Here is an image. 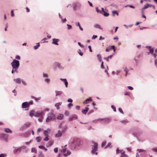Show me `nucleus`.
I'll return each mask as SVG.
<instances>
[{"mask_svg": "<svg viewBox=\"0 0 157 157\" xmlns=\"http://www.w3.org/2000/svg\"><path fill=\"white\" fill-rule=\"evenodd\" d=\"M141 133L139 131H132V135L135 137H137L140 136L141 134Z\"/></svg>", "mask_w": 157, "mask_h": 157, "instance_id": "9", "label": "nucleus"}, {"mask_svg": "<svg viewBox=\"0 0 157 157\" xmlns=\"http://www.w3.org/2000/svg\"><path fill=\"white\" fill-rule=\"evenodd\" d=\"M88 105H87V106H86L85 108V109H82V113L85 114H86L87 113V112L88 111L89 108L88 107Z\"/></svg>", "mask_w": 157, "mask_h": 157, "instance_id": "13", "label": "nucleus"}, {"mask_svg": "<svg viewBox=\"0 0 157 157\" xmlns=\"http://www.w3.org/2000/svg\"><path fill=\"white\" fill-rule=\"evenodd\" d=\"M98 37V36L97 35H93L92 37V39H94Z\"/></svg>", "mask_w": 157, "mask_h": 157, "instance_id": "57", "label": "nucleus"}, {"mask_svg": "<svg viewBox=\"0 0 157 157\" xmlns=\"http://www.w3.org/2000/svg\"><path fill=\"white\" fill-rule=\"evenodd\" d=\"M55 118L56 117L55 115L53 113H51L46 119V121L47 122H49L52 120L55 119Z\"/></svg>", "mask_w": 157, "mask_h": 157, "instance_id": "6", "label": "nucleus"}, {"mask_svg": "<svg viewBox=\"0 0 157 157\" xmlns=\"http://www.w3.org/2000/svg\"><path fill=\"white\" fill-rule=\"evenodd\" d=\"M44 111H42L41 112L37 111L35 112L34 114V116L36 117H42V113H44Z\"/></svg>", "mask_w": 157, "mask_h": 157, "instance_id": "10", "label": "nucleus"}, {"mask_svg": "<svg viewBox=\"0 0 157 157\" xmlns=\"http://www.w3.org/2000/svg\"><path fill=\"white\" fill-rule=\"evenodd\" d=\"M111 145V143L110 142H109L106 146L105 147V148H107L109 147H110Z\"/></svg>", "mask_w": 157, "mask_h": 157, "instance_id": "34", "label": "nucleus"}, {"mask_svg": "<svg viewBox=\"0 0 157 157\" xmlns=\"http://www.w3.org/2000/svg\"><path fill=\"white\" fill-rule=\"evenodd\" d=\"M40 46L39 43H38L37 45L34 46V48L35 49H37Z\"/></svg>", "mask_w": 157, "mask_h": 157, "instance_id": "40", "label": "nucleus"}, {"mask_svg": "<svg viewBox=\"0 0 157 157\" xmlns=\"http://www.w3.org/2000/svg\"><path fill=\"white\" fill-rule=\"evenodd\" d=\"M65 114L66 116H68L69 114V112L68 111H66L64 113Z\"/></svg>", "mask_w": 157, "mask_h": 157, "instance_id": "55", "label": "nucleus"}, {"mask_svg": "<svg viewBox=\"0 0 157 157\" xmlns=\"http://www.w3.org/2000/svg\"><path fill=\"white\" fill-rule=\"evenodd\" d=\"M50 130L48 129L46 130H45L44 132V135L46 136V137L44 139V140L46 141H48L49 140V138L48 137V132H49Z\"/></svg>", "mask_w": 157, "mask_h": 157, "instance_id": "8", "label": "nucleus"}, {"mask_svg": "<svg viewBox=\"0 0 157 157\" xmlns=\"http://www.w3.org/2000/svg\"><path fill=\"white\" fill-rule=\"evenodd\" d=\"M120 122L125 124L128 122V121L127 119H125L124 120L120 121Z\"/></svg>", "mask_w": 157, "mask_h": 157, "instance_id": "25", "label": "nucleus"}, {"mask_svg": "<svg viewBox=\"0 0 157 157\" xmlns=\"http://www.w3.org/2000/svg\"><path fill=\"white\" fill-rule=\"evenodd\" d=\"M91 100V98L89 97V98L87 99L83 102V103L84 104H86L88 103V101H90Z\"/></svg>", "mask_w": 157, "mask_h": 157, "instance_id": "27", "label": "nucleus"}, {"mask_svg": "<svg viewBox=\"0 0 157 157\" xmlns=\"http://www.w3.org/2000/svg\"><path fill=\"white\" fill-rule=\"evenodd\" d=\"M15 58L16 59H20V57L18 55L16 56L15 57Z\"/></svg>", "mask_w": 157, "mask_h": 157, "instance_id": "59", "label": "nucleus"}, {"mask_svg": "<svg viewBox=\"0 0 157 157\" xmlns=\"http://www.w3.org/2000/svg\"><path fill=\"white\" fill-rule=\"evenodd\" d=\"M106 144V141H104L102 142L101 144V147H104Z\"/></svg>", "mask_w": 157, "mask_h": 157, "instance_id": "31", "label": "nucleus"}, {"mask_svg": "<svg viewBox=\"0 0 157 157\" xmlns=\"http://www.w3.org/2000/svg\"><path fill=\"white\" fill-rule=\"evenodd\" d=\"M32 97V98H35V100H36V101H38V100H40V98H34V97L33 96H31Z\"/></svg>", "mask_w": 157, "mask_h": 157, "instance_id": "53", "label": "nucleus"}, {"mask_svg": "<svg viewBox=\"0 0 157 157\" xmlns=\"http://www.w3.org/2000/svg\"><path fill=\"white\" fill-rule=\"evenodd\" d=\"M33 101H31L29 102H25L22 104V108L23 109L28 108L29 105L33 104Z\"/></svg>", "mask_w": 157, "mask_h": 157, "instance_id": "5", "label": "nucleus"}, {"mask_svg": "<svg viewBox=\"0 0 157 157\" xmlns=\"http://www.w3.org/2000/svg\"><path fill=\"white\" fill-rule=\"evenodd\" d=\"M80 140L79 139L77 138L74 139V141L71 145L72 148L75 149L80 144Z\"/></svg>", "mask_w": 157, "mask_h": 157, "instance_id": "1", "label": "nucleus"}, {"mask_svg": "<svg viewBox=\"0 0 157 157\" xmlns=\"http://www.w3.org/2000/svg\"><path fill=\"white\" fill-rule=\"evenodd\" d=\"M121 150H120L118 148H117L116 150V154L117 155L118 154L120 153V151Z\"/></svg>", "mask_w": 157, "mask_h": 157, "instance_id": "38", "label": "nucleus"}, {"mask_svg": "<svg viewBox=\"0 0 157 157\" xmlns=\"http://www.w3.org/2000/svg\"><path fill=\"white\" fill-rule=\"evenodd\" d=\"M111 108L113 109L114 112H116V107L113 105L111 106Z\"/></svg>", "mask_w": 157, "mask_h": 157, "instance_id": "43", "label": "nucleus"}, {"mask_svg": "<svg viewBox=\"0 0 157 157\" xmlns=\"http://www.w3.org/2000/svg\"><path fill=\"white\" fill-rule=\"evenodd\" d=\"M67 25L68 26V29H71L72 26L71 25H70L69 24H67Z\"/></svg>", "mask_w": 157, "mask_h": 157, "instance_id": "56", "label": "nucleus"}, {"mask_svg": "<svg viewBox=\"0 0 157 157\" xmlns=\"http://www.w3.org/2000/svg\"><path fill=\"white\" fill-rule=\"evenodd\" d=\"M137 150L139 151V152H142L145 151L143 149H137Z\"/></svg>", "mask_w": 157, "mask_h": 157, "instance_id": "60", "label": "nucleus"}, {"mask_svg": "<svg viewBox=\"0 0 157 157\" xmlns=\"http://www.w3.org/2000/svg\"><path fill=\"white\" fill-rule=\"evenodd\" d=\"M132 26H133V25L132 24L129 25H123V26L126 28H131Z\"/></svg>", "mask_w": 157, "mask_h": 157, "instance_id": "29", "label": "nucleus"}, {"mask_svg": "<svg viewBox=\"0 0 157 157\" xmlns=\"http://www.w3.org/2000/svg\"><path fill=\"white\" fill-rule=\"evenodd\" d=\"M30 125V123L29 122H26L23 125V127L24 128H26L29 127Z\"/></svg>", "mask_w": 157, "mask_h": 157, "instance_id": "20", "label": "nucleus"}, {"mask_svg": "<svg viewBox=\"0 0 157 157\" xmlns=\"http://www.w3.org/2000/svg\"><path fill=\"white\" fill-rule=\"evenodd\" d=\"M40 117L38 119V120L39 121L41 122L42 121L43 119V115L42 116V117Z\"/></svg>", "mask_w": 157, "mask_h": 157, "instance_id": "48", "label": "nucleus"}, {"mask_svg": "<svg viewBox=\"0 0 157 157\" xmlns=\"http://www.w3.org/2000/svg\"><path fill=\"white\" fill-rule=\"evenodd\" d=\"M98 144L97 143H94V145L92 146V153L94 155H97V152H96L97 150Z\"/></svg>", "mask_w": 157, "mask_h": 157, "instance_id": "4", "label": "nucleus"}, {"mask_svg": "<svg viewBox=\"0 0 157 157\" xmlns=\"http://www.w3.org/2000/svg\"><path fill=\"white\" fill-rule=\"evenodd\" d=\"M36 140L38 142H40L41 141V138L40 136L37 137L36 138Z\"/></svg>", "mask_w": 157, "mask_h": 157, "instance_id": "35", "label": "nucleus"}, {"mask_svg": "<svg viewBox=\"0 0 157 157\" xmlns=\"http://www.w3.org/2000/svg\"><path fill=\"white\" fill-rule=\"evenodd\" d=\"M31 151L33 152L36 153L37 152L35 148H32Z\"/></svg>", "mask_w": 157, "mask_h": 157, "instance_id": "37", "label": "nucleus"}, {"mask_svg": "<svg viewBox=\"0 0 157 157\" xmlns=\"http://www.w3.org/2000/svg\"><path fill=\"white\" fill-rule=\"evenodd\" d=\"M112 13V16L113 17L115 16V14H116L117 16L119 15L118 12L116 10H113Z\"/></svg>", "mask_w": 157, "mask_h": 157, "instance_id": "14", "label": "nucleus"}, {"mask_svg": "<svg viewBox=\"0 0 157 157\" xmlns=\"http://www.w3.org/2000/svg\"><path fill=\"white\" fill-rule=\"evenodd\" d=\"M5 132L7 133H11L12 131L9 128H5L4 129Z\"/></svg>", "mask_w": 157, "mask_h": 157, "instance_id": "16", "label": "nucleus"}, {"mask_svg": "<svg viewBox=\"0 0 157 157\" xmlns=\"http://www.w3.org/2000/svg\"><path fill=\"white\" fill-rule=\"evenodd\" d=\"M78 52L80 56H82L83 55V54L81 52V51L80 49L78 50Z\"/></svg>", "mask_w": 157, "mask_h": 157, "instance_id": "44", "label": "nucleus"}, {"mask_svg": "<svg viewBox=\"0 0 157 157\" xmlns=\"http://www.w3.org/2000/svg\"><path fill=\"white\" fill-rule=\"evenodd\" d=\"M61 152L63 154V155L65 156H67L71 154L70 151L68 150L67 151V148L66 147L63 148Z\"/></svg>", "mask_w": 157, "mask_h": 157, "instance_id": "7", "label": "nucleus"}, {"mask_svg": "<svg viewBox=\"0 0 157 157\" xmlns=\"http://www.w3.org/2000/svg\"><path fill=\"white\" fill-rule=\"evenodd\" d=\"M21 147H19V148H18L17 149H14L13 151V152L14 153H16L18 151L20 152L21 150Z\"/></svg>", "mask_w": 157, "mask_h": 157, "instance_id": "28", "label": "nucleus"}, {"mask_svg": "<svg viewBox=\"0 0 157 157\" xmlns=\"http://www.w3.org/2000/svg\"><path fill=\"white\" fill-rule=\"evenodd\" d=\"M55 92L56 96L60 95L62 94V92L61 91H56Z\"/></svg>", "mask_w": 157, "mask_h": 157, "instance_id": "24", "label": "nucleus"}, {"mask_svg": "<svg viewBox=\"0 0 157 157\" xmlns=\"http://www.w3.org/2000/svg\"><path fill=\"white\" fill-rule=\"evenodd\" d=\"M156 56H157V54H155V53H154L152 54V56L154 57V58L155 59H156Z\"/></svg>", "mask_w": 157, "mask_h": 157, "instance_id": "51", "label": "nucleus"}, {"mask_svg": "<svg viewBox=\"0 0 157 157\" xmlns=\"http://www.w3.org/2000/svg\"><path fill=\"white\" fill-rule=\"evenodd\" d=\"M11 15L13 17L14 16L13 10H12L11 11Z\"/></svg>", "mask_w": 157, "mask_h": 157, "instance_id": "63", "label": "nucleus"}, {"mask_svg": "<svg viewBox=\"0 0 157 157\" xmlns=\"http://www.w3.org/2000/svg\"><path fill=\"white\" fill-rule=\"evenodd\" d=\"M64 117L63 115V114H59L57 117V118L58 119L61 120Z\"/></svg>", "mask_w": 157, "mask_h": 157, "instance_id": "18", "label": "nucleus"}, {"mask_svg": "<svg viewBox=\"0 0 157 157\" xmlns=\"http://www.w3.org/2000/svg\"><path fill=\"white\" fill-rule=\"evenodd\" d=\"M35 112L34 110H32L30 112L29 116L32 117L33 116H34V114H35Z\"/></svg>", "mask_w": 157, "mask_h": 157, "instance_id": "23", "label": "nucleus"}, {"mask_svg": "<svg viewBox=\"0 0 157 157\" xmlns=\"http://www.w3.org/2000/svg\"><path fill=\"white\" fill-rule=\"evenodd\" d=\"M118 110L121 113H122V114H123V111L122 109L121 108H119L118 109Z\"/></svg>", "mask_w": 157, "mask_h": 157, "instance_id": "45", "label": "nucleus"}, {"mask_svg": "<svg viewBox=\"0 0 157 157\" xmlns=\"http://www.w3.org/2000/svg\"><path fill=\"white\" fill-rule=\"evenodd\" d=\"M150 4H145L143 7L144 9H145L147 8L148 7H150Z\"/></svg>", "mask_w": 157, "mask_h": 157, "instance_id": "30", "label": "nucleus"}, {"mask_svg": "<svg viewBox=\"0 0 157 157\" xmlns=\"http://www.w3.org/2000/svg\"><path fill=\"white\" fill-rule=\"evenodd\" d=\"M111 49H113V52H115L116 51V49L115 48L114 46L112 45V46H111Z\"/></svg>", "mask_w": 157, "mask_h": 157, "instance_id": "50", "label": "nucleus"}, {"mask_svg": "<svg viewBox=\"0 0 157 157\" xmlns=\"http://www.w3.org/2000/svg\"><path fill=\"white\" fill-rule=\"evenodd\" d=\"M127 6H129V7L133 9H134L135 8V7L132 6V5H129V6H125V7H126Z\"/></svg>", "mask_w": 157, "mask_h": 157, "instance_id": "52", "label": "nucleus"}, {"mask_svg": "<svg viewBox=\"0 0 157 157\" xmlns=\"http://www.w3.org/2000/svg\"><path fill=\"white\" fill-rule=\"evenodd\" d=\"M111 49V46L106 48L105 49V51L106 52H109L110 50Z\"/></svg>", "mask_w": 157, "mask_h": 157, "instance_id": "41", "label": "nucleus"}, {"mask_svg": "<svg viewBox=\"0 0 157 157\" xmlns=\"http://www.w3.org/2000/svg\"><path fill=\"white\" fill-rule=\"evenodd\" d=\"M149 52L151 54L154 53H153L154 52V48H152L151 49H149V52H148V53L149 54Z\"/></svg>", "mask_w": 157, "mask_h": 157, "instance_id": "33", "label": "nucleus"}, {"mask_svg": "<svg viewBox=\"0 0 157 157\" xmlns=\"http://www.w3.org/2000/svg\"><path fill=\"white\" fill-rule=\"evenodd\" d=\"M59 17L62 19V21L63 22H65L66 21V18H65L64 19H63V18H62V17L61 15H60V13L59 14Z\"/></svg>", "mask_w": 157, "mask_h": 157, "instance_id": "42", "label": "nucleus"}, {"mask_svg": "<svg viewBox=\"0 0 157 157\" xmlns=\"http://www.w3.org/2000/svg\"><path fill=\"white\" fill-rule=\"evenodd\" d=\"M124 71L125 72V76L126 77L128 72H129V70L127 68V67H126L125 68Z\"/></svg>", "mask_w": 157, "mask_h": 157, "instance_id": "22", "label": "nucleus"}, {"mask_svg": "<svg viewBox=\"0 0 157 157\" xmlns=\"http://www.w3.org/2000/svg\"><path fill=\"white\" fill-rule=\"evenodd\" d=\"M103 13H103L102 14L105 17H108L109 15V13L105 11Z\"/></svg>", "mask_w": 157, "mask_h": 157, "instance_id": "32", "label": "nucleus"}, {"mask_svg": "<svg viewBox=\"0 0 157 157\" xmlns=\"http://www.w3.org/2000/svg\"><path fill=\"white\" fill-rule=\"evenodd\" d=\"M64 80L65 81V82L64 83L65 85V86L66 87H67L68 85V82L66 79Z\"/></svg>", "mask_w": 157, "mask_h": 157, "instance_id": "49", "label": "nucleus"}, {"mask_svg": "<svg viewBox=\"0 0 157 157\" xmlns=\"http://www.w3.org/2000/svg\"><path fill=\"white\" fill-rule=\"evenodd\" d=\"M103 62H101V68L102 69H104V67H103Z\"/></svg>", "mask_w": 157, "mask_h": 157, "instance_id": "61", "label": "nucleus"}, {"mask_svg": "<svg viewBox=\"0 0 157 157\" xmlns=\"http://www.w3.org/2000/svg\"><path fill=\"white\" fill-rule=\"evenodd\" d=\"M14 81L17 83L20 84L21 83V80L20 78H17L14 79Z\"/></svg>", "mask_w": 157, "mask_h": 157, "instance_id": "19", "label": "nucleus"}, {"mask_svg": "<svg viewBox=\"0 0 157 157\" xmlns=\"http://www.w3.org/2000/svg\"><path fill=\"white\" fill-rule=\"evenodd\" d=\"M111 120V118H108L105 119L99 118V122L103 124H106L109 123Z\"/></svg>", "mask_w": 157, "mask_h": 157, "instance_id": "2", "label": "nucleus"}, {"mask_svg": "<svg viewBox=\"0 0 157 157\" xmlns=\"http://www.w3.org/2000/svg\"><path fill=\"white\" fill-rule=\"evenodd\" d=\"M39 147L41 149H43V148H45V147L43 146H39Z\"/></svg>", "mask_w": 157, "mask_h": 157, "instance_id": "62", "label": "nucleus"}, {"mask_svg": "<svg viewBox=\"0 0 157 157\" xmlns=\"http://www.w3.org/2000/svg\"><path fill=\"white\" fill-rule=\"evenodd\" d=\"M120 153H121L120 157H129V156L126 154L125 152L122 150H121Z\"/></svg>", "mask_w": 157, "mask_h": 157, "instance_id": "11", "label": "nucleus"}, {"mask_svg": "<svg viewBox=\"0 0 157 157\" xmlns=\"http://www.w3.org/2000/svg\"><path fill=\"white\" fill-rule=\"evenodd\" d=\"M148 28H149L148 27H140V30H142L143 29H148Z\"/></svg>", "mask_w": 157, "mask_h": 157, "instance_id": "54", "label": "nucleus"}, {"mask_svg": "<svg viewBox=\"0 0 157 157\" xmlns=\"http://www.w3.org/2000/svg\"><path fill=\"white\" fill-rule=\"evenodd\" d=\"M152 150L155 152H157V148H152Z\"/></svg>", "mask_w": 157, "mask_h": 157, "instance_id": "47", "label": "nucleus"}, {"mask_svg": "<svg viewBox=\"0 0 157 157\" xmlns=\"http://www.w3.org/2000/svg\"><path fill=\"white\" fill-rule=\"evenodd\" d=\"M62 135V132L60 131H59L55 135L56 137H59L61 136Z\"/></svg>", "mask_w": 157, "mask_h": 157, "instance_id": "17", "label": "nucleus"}, {"mask_svg": "<svg viewBox=\"0 0 157 157\" xmlns=\"http://www.w3.org/2000/svg\"><path fill=\"white\" fill-rule=\"evenodd\" d=\"M53 143V142L52 141H50L46 144V146L47 147H49L52 145Z\"/></svg>", "mask_w": 157, "mask_h": 157, "instance_id": "15", "label": "nucleus"}, {"mask_svg": "<svg viewBox=\"0 0 157 157\" xmlns=\"http://www.w3.org/2000/svg\"><path fill=\"white\" fill-rule=\"evenodd\" d=\"M154 65L157 68V59H156L154 60Z\"/></svg>", "mask_w": 157, "mask_h": 157, "instance_id": "39", "label": "nucleus"}, {"mask_svg": "<svg viewBox=\"0 0 157 157\" xmlns=\"http://www.w3.org/2000/svg\"><path fill=\"white\" fill-rule=\"evenodd\" d=\"M128 87L129 89L131 90H133V88L131 86H128Z\"/></svg>", "mask_w": 157, "mask_h": 157, "instance_id": "58", "label": "nucleus"}, {"mask_svg": "<svg viewBox=\"0 0 157 157\" xmlns=\"http://www.w3.org/2000/svg\"><path fill=\"white\" fill-rule=\"evenodd\" d=\"M61 104L62 103L61 102H58L56 104L55 106L57 107V109H59V106L61 105Z\"/></svg>", "mask_w": 157, "mask_h": 157, "instance_id": "26", "label": "nucleus"}, {"mask_svg": "<svg viewBox=\"0 0 157 157\" xmlns=\"http://www.w3.org/2000/svg\"><path fill=\"white\" fill-rule=\"evenodd\" d=\"M107 68H105L104 70V71L106 73V74L108 76L109 75V74L107 71V70H108V67L107 66H106Z\"/></svg>", "mask_w": 157, "mask_h": 157, "instance_id": "36", "label": "nucleus"}, {"mask_svg": "<svg viewBox=\"0 0 157 157\" xmlns=\"http://www.w3.org/2000/svg\"><path fill=\"white\" fill-rule=\"evenodd\" d=\"M78 26H79V28L80 29L82 30V31L83 30V29L81 27L80 25V24L79 23V22H78Z\"/></svg>", "mask_w": 157, "mask_h": 157, "instance_id": "46", "label": "nucleus"}, {"mask_svg": "<svg viewBox=\"0 0 157 157\" xmlns=\"http://www.w3.org/2000/svg\"><path fill=\"white\" fill-rule=\"evenodd\" d=\"M58 148H56L54 149V151L56 153H57L58 152Z\"/></svg>", "mask_w": 157, "mask_h": 157, "instance_id": "64", "label": "nucleus"}, {"mask_svg": "<svg viewBox=\"0 0 157 157\" xmlns=\"http://www.w3.org/2000/svg\"><path fill=\"white\" fill-rule=\"evenodd\" d=\"M11 64L13 68H14V69H17L19 66V62L18 60L14 59L13 60V62L11 63Z\"/></svg>", "mask_w": 157, "mask_h": 157, "instance_id": "3", "label": "nucleus"}, {"mask_svg": "<svg viewBox=\"0 0 157 157\" xmlns=\"http://www.w3.org/2000/svg\"><path fill=\"white\" fill-rule=\"evenodd\" d=\"M77 117H78L76 115H74L70 117L69 118V120L70 121H72L73 120L77 119Z\"/></svg>", "mask_w": 157, "mask_h": 157, "instance_id": "12", "label": "nucleus"}, {"mask_svg": "<svg viewBox=\"0 0 157 157\" xmlns=\"http://www.w3.org/2000/svg\"><path fill=\"white\" fill-rule=\"evenodd\" d=\"M53 41L52 42V44H55L56 45H58V44L57 43L58 40V39H53Z\"/></svg>", "mask_w": 157, "mask_h": 157, "instance_id": "21", "label": "nucleus"}]
</instances>
